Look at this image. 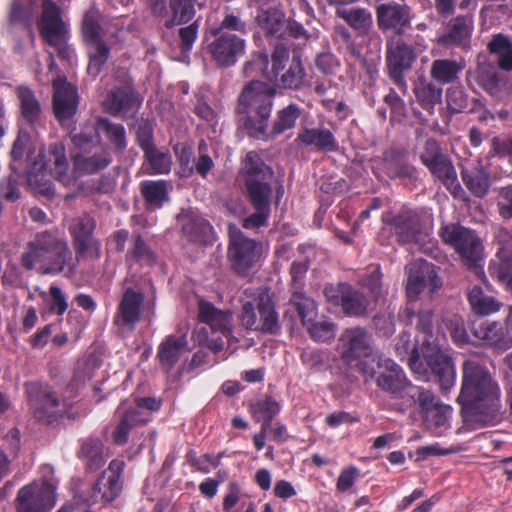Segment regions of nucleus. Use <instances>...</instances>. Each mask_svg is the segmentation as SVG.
Returning a JSON list of instances; mask_svg holds the SVG:
<instances>
[{"label": "nucleus", "instance_id": "a878e982", "mask_svg": "<svg viewBox=\"0 0 512 512\" xmlns=\"http://www.w3.org/2000/svg\"><path fill=\"white\" fill-rule=\"evenodd\" d=\"M188 345L186 334L169 335L158 346L157 359L167 371L174 368Z\"/></svg>", "mask_w": 512, "mask_h": 512}, {"label": "nucleus", "instance_id": "a18cd8bd", "mask_svg": "<svg viewBox=\"0 0 512 512\" xmlns=\"http://www.w3.org/2000/svg\"><path fill=\"white\" fill-rule=\"evenodd\" d=\"M169 11L171 17L165 22L166 28L186 24L195 16V0H169Z\"/></svg>", "mask_w": 512, "mask_h": 512}, {"label": "nucleus", "instance_id": "bf43d9fd", "mask_svg": "<svg viewBox=\"0 0 512 512\" xmlns=\"http://www.w3.org/2000/svg\"><path fill=\"white\" fill-rule=\"evenodd\" d=\"M202 326H196L193 331V339L199 345H206L211 337L219 332L225 334L228 332L224 322H200Z\"/></svg>", "mask_w": 512, "mask_h": 512}, {"label": "nucleus", "instance_id": "c85d7f7f", "mask_svg": "<svg viewBox=\"0 0 512 512\" xmlns=\"http://www.w3.org/2000/svg\"><path fill=\"white\" fill-rule=\"evenodd\" d=\"M95 227L96 222L89 215H82L71 221L69 229L73 235L74 247L78 255L84 254L92 245Z\"/></svg>", "mask_w": 512, "mask_h": 512}, {"label": "nucleus", "instance_id": "9b49d317", "mask_svg": "<svg viewBox=\"0 0 512 512\" xmlns=\"http://www.w3.org/2000/svg\"><path fill=\"white\" fill-rule=\"evenodd\" d=\"M57 481L43 478L18 490L15 498L17 512H50L56 504Z\"/></svg>", "mask_w": 512, "mask_h": 512}, {"label": "nucleus", "instance_id": "7ed1b4c3", "mask_svg": "<svg viewBox=\"0 0 512 512\" xmlns=\"http://www.w3.org/2000/svg\"><path fill=\"white\" fill-rule=\"evenodd\" d=\"M276 89L264 82H248L238 96L236 114L247 134L255 139L268 138V128Z\"/></svg>", "mask_w": 512, "mask_h": 512}, {"label": "nucleus", "instance_id": "1a4fd4ad", "mask_svg": "<svg viewBox=\"0 0 512 512\" xmlns=\"http://www.w3.org/2000/svg\"><path fill=\"white\" fill-rule=\"evenodd\" d=\"M25 391L29 410L38 422L51 424L62 417L67 409L66 403L57 397L48 384L26 383Z\"/></svg>", "mask_w": 512, "mask_h": 512}, {"label": "nucleus", "instance_id": "052dcab7", "mask_svg": "<svg viewBox=\"0 0 512 512\" xmlns=\"http://www.w3.org/2000/svg\"><path fill=\"white\" fill-rule=\"evenodd\" d=\"M314 341L326 342L335 336L334 322H302Z\"/></svg>", "mask_w": 512, "mask_h": 512}, {"label": "nucleus", "instance_id": "cd10ccee", "mask_svg": "<svg viewBox=\"0 0 512 512\" xmlns=\"http://www.w3.org/2000/svg\"><path fill=\"white\" fill-rule=\"evenodd\" d=\"M277 320L278 314L275 305L266 292H262L252 301L243 303L242 320Z\"/></svg>", "mask_w": 512, "mask_h": 512}, {"label": "nucleus", "instance_id": "6e6d98bb", "mask_svg": "<svg viewBox=\"0 0 512 512\" xmlns=\"http://www.w3.org/2000/svg\"><path fill=\"white\" fill-rule=\"evenodd\" d=\"M96 124L85 125L83 129L78 133H70V139L74 149H77V153L89 152L91 147H94L99 143L98 139L95 138Z\"/></svg>", "mask_w": 512, "mask_h": 512}, {"label": "nucleus", "instance_id": "2f4dec72", "mask_svg": "<svg viewBox=\"0 0 512 512\" xmlns=\"http://www.w3.org/2000/svg\"><path fill=\"white\" fill-rule=\"evenodd\" d=\"M72 160L74 171L81 175H89L105 169L111 163L109 152L102 149L98 153L89 155L86 153H73Z\"/></svg>", "mask_w": 512, "mask_h": 512}, {"label": "nucleus", "instance_id": "4be33fe9", "mask_svg": "<svg viewBox=\"0 0 512 512\" xmlns=\"http://www.w3.org/2000/svg\"><path fill=\"white\" fill-rule=\"evenodd\" d=\"M213 59L221 67L233 66L238 56L244 53V40L235 34L221 33L208 46Z\"/></svg>", "mask_w": 512, "mask_h": 512}, {"label": "nucleus", "instance_id": "aec40b11", "mask_svg": "<svg viewBox=\"0 0 512 512\" xmlns=\"http://www.w3.org/2000/svg\"><path fill=\"white\" fill-rule=\"evenodd\" d=\"M415 57L414 50L405 43H397L388 50L389 76L402 94H406L408 90L404 73L410 70Z\"/></svg>", "mask_w": 512, "mask_h": 512}, {"label": "nucleus", "instance_id": "a19ab883", "mask_svg": "<svg viewBox=\"0 0 512 512\" xmlns=\"http://www.w3.org/2000/svg\"><path fill=\"white\" fill-rule=\"evenodd\" d=\"M78 457L88 471L95 472L105 464L103 444L99 439H86L82 442Z\"/></svg>", "mask_w": 512, "mask_h": 512}, {"label": "nucleus", "instance_id": "ddd939ff", "mask_svg": "<svg viewBox=\"0 0 512 512\" xmlns=\"http://www.w3.org/2000/svg\"><path fill=\"white\" fill-rule=\"evenodd\" d=\"M337 351L348 365L368 358L373 354L372 336L362 327L348 328L338 340Z\"/></svg>", "mask_w": 512, "mask_h": 512}, {"label": "nucleus", "instance_id": "39448f33", "mask_svg": "<svg viewBox=\"0 0 512 512\" xmlns=\"http://www.w3.org/2000/svg\"><path fill=\"white\" fill-rule=\"evenodd\" d=\"M374 377L380 390L400 400L391 406L392 410L404 413L416 405V397L423 388L412 384L402 367L392 359H380Z\"/></svg>", "mask_w": 512, "mask_h": 512}, {"label": "nucleus", "instance_id": "69168bd1", "mask_svg": "<svg viewBox=\"0 0 512 512\" xmlns=\"http://www.w3.org/2000/svg\"><path fill=\"white\" fill-rule=\"evenodd\" d=\"M315 65L324 75L333 76L337 74L340 63L332 53L326 52L317 56Z\"/></svg>", "mask_w": 512, "mask_h": 512}, {"label": "nucleus", "instance_id": "0e129e2a", "mask_svg": "<svg viewBox=\"0 0 512 512\" xmlns=\"http://www.w3.org/2000/svg\"><path fill=\"white\" fill-rule=\"evenodd\" d=\"M288 57V48L283 44H277L272 54V70L266 75L268 80L273 81V79H277L279 72L284 69V64Z\"/></svg>", "mask_w": 512, "mask_h": 512}, {"label": "nucleus", "instance_id": "f257e3e1", "mask_svg": "<svg viewBox=\"0 0 512 512\" xmlns=\"http://www.w3.org/2000/svg\"><path fill=\"white\" fill-rule=\"evenodd\" d=\"M457 402L465 423L494 425L504 414L500 387L489 370L477 360L468 359L463 363Z\"/></svg>", "mask_w": 512, "mask_h": 512}, {"label": "nucleus", "instance_id": "423d86ee", "mask_svg": "<svg viewBox=\"0 0 512 512\" xmlns=\"http://www.w3.org/2000/svg\"><path fill=\"white\" fill-rule=\"evenodd\" d=\"M451 336L459 345L484 343L502 350L512 347V322H450Z\"/></svg>", "mask_w": 512, "mask_h": 512}, {"label": "nucleus", "instance_id": "c756f323", "mask_svg": "<svg viewBox=\"0 0 512 512\" xmlns=\"http://www.w3.org/2000/svg\"><path fill=\"white\" fill-rule=\"evenodd\" d=\"M297 140L323 152H333L338 149V142L333 132L324 127L303 129L298 133Z\"/></svg>", "mask_w": 512, "mask_h": 512}, {"label": "nucleus", "instance_id": "f8f14e48", "mask_svg": "<svg viewBox=\"0 0 512 512\" xmlns=\"http://www.w3.org/2000/svg\"><path fill=\"white\" fill-rule=\"evenodd\" d=\"M227 257L232 270L238 275H247L260 257V247L246 237L239 229L229 228V246Z\"/></svg>", "mask_w": 512, "mask_h": 512}, {"label": "nucleus", "instance_id": "6e6552de", "mask_svg": "<svg viewBox=\"0 0 512 512\" xmlns=\"http://www.w3.org/2000/svg\"><path fill=\"white\" fill-rule=\"evenodd\" d=\"M124 468L125 462L122 459H113L93 484L89 495H76L74 497L75 503L92 506L98 503L109 504L113 502L123 490L122 476Z\"/></svg>", "mask_w": 512, "mask_h": 512}, {"label": "nucleus", "instance_id": "c9c22d12", "mask_svg": "<svg viewBox=\"0 0 512 512\" xmlns=\"http://www.w3.org/2000/svg\"><path fill=\"white\" fill-rule=\"evenodd\" d=\"M249 411L255 422L269 428V424L280 413L281 404L272 396L266 395L249 404Z\"/></svg>", "mask_w": 512, "mask_h": 512}, {"label": "nucleus", "instance_id": "e2e57ef3", "mask_svg": "<svg viewBox=\"0 0 512 512\" xmlns=\"http://www.w3.org/2000/svg\"><path fill=\"white\" fill-rule=\"evenodd\" d=\"M44 173H31L28 177V183L35 193L51 199L55 195V189L50 180L44 178Z\"/></svg>", "mask_w": 512, "mask_h": 512}, {"label": "nucleus", "instance_id": "20e7f679", "mask_svg": "<svg viewBox=\"0 0 512 512\" xmlns=\"http://www.w3.org/2000/svg\"><path fill=\"white\" fill-rule=\"evenodd\" d=\"M21 262L27 270L37 268L41 274H57L68 267L74 273L72 253L67 242L51 232H42L28 243Z\"/></svg>", "mask_w": 512, "mask_h": 512}, {"label": "nucleus", "instance_id": "393cba45", "mask_svg": "<svg viewBox=\"0 0 512 512\" xmlns=\"http://www.w3.org/2000/svg\"><path fill=\"white\" fill-rule=\"evenodd\" d=\"M377 23L381 29H392L400 33L410 23L409 9L400 4L387 3L377 7Z\"/></svg>", "mask_w": 512, "mask_h": 512}, {"label": "nucleus", "instance_id": "8fccbe9b", "mask_svg": "<svg viewBox=\"0 0 512 512\" xmlns=\"http://www.w3.org/2000/svg\"><path fill=\"white\" fill-rule=\"evenodd\" d=\"M134 102L133 91L130 87H121L112 90L107 99L104 101L105 109L116 115L121 111L128 110L131 108Z\"/></svg>", "mask_w": 512, "mask_h": 512}, {"label": "nucleus", "instance_id": "4c0bfd02", "mask_svg": "<svg viewBox=\"0 0 512 512\" xmlns=\"http://www.w3.org/2000/svg\"><path fill=\"white\" fill-rule=\"evenodd\" d=\"M475 80L491 95H496L503 86V79L498 67L489 62H482L477 66Z\"/></svg>", "mask_w": 512, "mask_h": 512}, {"label": "nucleus", "instance_id": "774afa93", "mask_svg": "<svg viewBox=\"0 0 512 512\" xmlns=\"http://www.w3.org/2000/svg\"><path fill=\"white\" fill-rule=\"evenodd\" d=\"M491 275H495L500 282L506 285V288L512 291V260L503 261L498 265L489 267Z\"/></svg>", "mask_w": 512, "mask_h": 512}, {"label": "nucleus", "instance_id": "58836bf2", "mask_svg": "<svg viewBox=\"0 0 512 512\" xmlns=\"http://www.w3.org/2000/svg\"><path fill=\"white\" fill-rule=\"evenodd\" d=\"M279 85L286 89L300 90L306 86V71L299 55H294L289 68L280 77L277 76Z\"/></svg>", "mask_w": 512, "mask_h": 512}, {"label": "nucleus", "instance_id": "bb28decb", "mask_svg": "<svg viewBox=\"0 0 512 512\" xmlns=\"http://www.w3.org/2000/svg\"><path fill=\"white\" fill-rule=\"evenodd\" d=\"M383 171L390 179H408L413 176L414 167L408 163L404 149L390 148L383 154Z\"/></svg>", "mask_w": 512, "mask_h": 512}, {"label": "nucleus", "instance_id": "3c124183", "mask_svg": "<svg viewBox=\"0 0 512 512\" xmlns=\"http://www.w3.org/2000/svg\"><path fill=\"white\" fill-rule=\"evenodd\" d=\"M473 311L480 316H486L499 310L501 304L494 297L487 296L483 290L475 286L468 294Z\"/></svg>", "mask_w": 512, "mask_h": 512}, {"label": "nucleus", "instance_id": "de8ad7c7", "mask_svg": "<svg viewBox=\"0 0 512 512\" xmlns=\"http://www.w3.org/2000/svg\"><path fill=\"white\" fill-rule=\"evenodd\" d=\"M168 186V182L163 180L141 183V194L150 208H159L168 200Z\"/></svg>", "mask_w": 512, "mask_h": 512}, {"label": "nucleus", "instance_id": "f03ea898", "mask_svg": "<svg viewBox=\"0 0 512 512\" xmlns=\"http://www.w3.org/2000/svg\"><path fill=\"white\" fill-rule=\"evenodd\" d=\"M396 352L402 358L408 356V365L414 373L423 376L433 374L443 393H448L454 386L456 372L453 359L431 334L425 337L419 349L411 342L410 334L402 332Z\"/></svg>", "mask_w": 512, "mask_h": 512}, {"label": "nucleus", "instance_id": "7c9ffc66", "mask_svg": "<svg viewBox=\"0 0 512 512\" xmlns=\"http://www.w3.org/2000/svg\"><path fill=\"white\" fill-rule=\"evenodd\" d=\"M428 169L444 184L454 197L461 198L464 195L465 192L458 182L455 167L447 155L431 164Z\"/></svg>", "mask_w": 512, "mask_h": 512}, {"label": "nucleus", "instance_id": "0eeeda50", "mask_svg": "<svg viewBox=\"0 0 512 512\" xmlns=\"http://www.w3.org/2000/svg\"><path fill=\"white\" fill-rule=\"evenodd\" d=\"M439 234L446 244L454 248L467 269L485 282L484 245L479 235L472 229L456 224L441 227Z\"/></svg>", "mask_w": 512, "mask_h": 512}, {"label": "nucleus", "instance_id": "2eb2a0df", "mask_svg": "<svg viewBox=\"0 0 512 512\" xmlns=\"http://www.w3.org/2000/svg\"><path fill=\"white\" fill-rule=\"evenodd\" d=\"M423 421L428 430L435 434H442L449 428V419L452 408L449 405L436 402L435 395L426 389H422L416 397Z\"/></svg>", "mask_w": 512, "mask_h": 512}, {"label": "nucleus", "instance_id": "603ef678", "mask_svg": "<svg viewBox=\"0 0 512 512\" xmlns=\"http://www.w3.org/2000/svg\"><path fill=\"white\" fill-rule=\"evenodd\" d=\"M294 312L297 313L300 320H314L317 317V305L313 299L303 294H294L286 313L292 318Z\"/></svg>", "mask_w": 512, "mask_h": 512}, {"label": "nucleus", "instance_id": "09e8293b", "mask_svg": "<svg viewBox=\"0 0 512 512\" xmlns=\"http://www.w3.org/2000/svg\"><path fill=\"white\" fill-rule=\"evenodd\" d=\"M86 45L88 47L89 54L87 71L91 76L96 77L107 62L110 55V49L104 40L88 42Z\"/></svg>", "mask_w": 512, "mask_h": 512}, {"label": "nucleus", "instance_id": "a211bd4d", "mask_svg": "<svg viewBox=\"0 0 512 512\" xmlns=\"http://www.w3.org/2000/svg\"><path fill=\"white\" fill-rule=\"evenodd\" d=\"M114 416L118 423L112 432V439L119 446L127 444L132 429L144 426L151 421L149 412L135 408L127 401H122L119 404Z\"/></svg>", "mask_w": 512, "mask_h": 512}, {"label": "nucleus", "instance_id": "37998d69", "mask_svg": "<svg viewBox=\"0 0 512 512\" xmlns=\"http://www.w3.org/2000/svg\"><path fill=\"white\" fill-rule=\"evenodd\" d=\"M96 133L104 134L117 152H122L127 146L125 128L119 123L100 117L96 121Z\"/></svg>", "mask_w": 512, "mask_h": 512}, {"label": "nucleus", "instance_id": "5701e85b", "mask_svg": "<svg viewBox=\"0 0 512 512\" xmlns=\"http://www.w3.org/2000/svg\"><path fill=\"white\" fill-rule=\"evenodd\" d=\"M177 221L182 236L188 242L200 245L208 243L211 234V226L205 219L193 212L182 211L178 215Z\"/></svg>", "mask_w": 512, "mask_h": 512}, {"label": "nucleus", "instance_id": "f3484780", "mask_svg": "<svg viewBox=\"0 0 512 512\" xmlns=\"http://www.w3.org/2000/svg\"><path fill=\"white\" fill-rule=\"evenodd\" d=\"M407 269L408 281L406 292L410 299L416 298L425 290H428L429 293H433L442 285L435 265L426 260L418 259L409 264Z\"/></svg>", "mask_w": 512, "mask_h": 512}, {"label": "nucleus", "instance_id": "ea45409f", "mask_svg": "<svg viewBox=\"0 0 512 512\" xmlns=\"http://www.w3.org/2000/svg\"><path fill=\"white\" fill-rule=\"evenodd\" d=\"M257 21L268 35L276 37L282 36L286 20L284 13L279 8L274 6L261 8L257 15Z\"/></svg>", "mask_w": 512, "mask_h": 512}, {"label": "nucleus", "instance_id": "4468645a", "mask_svg": "<svg viewBox=\"0 0 512 512\" xmlns=\"http://www.w3.org/2000/svg\"><path fill=\"white\" fill-rule=\"evenodd\" d=\"M52 108L56 119L62 126L70 125L76 115L79 105L77 88L67 82L65 77H57L52 83Z\"/></svg>", "mask_w": 512, "mask_h": 512}, {"label": "nucleus", "instance_id": "6ab92c4d", "mask_svg": "<svg viewBox=\"0 0 512 512\" xmlns=\"http://www.w3.org/2000/svg\"><path fill=\"white\" fill-rule=\"evenodd\" d=\"M38 26L40 35L49 45L58 47L65 41L67 29L61 19L60 8L52 0H43Z\"/></svg>", "mask_w": 512, "mask_h": 512}, {"label": "nucleus", "instance_id": "72a5a7b5", "mask_svg": "<svg viewBox=\"0 0 512 512\" xmlns=\"http://www.w3.org/2000/svg\"><path fill=\"white\" fill-rule=\"evenodd\" d=\"M461 178L469 192L477 198L485 197L491 186L490 174L480 164L471 169H463Z\"/></svg>", "mask_w": 512, "mask_h": 512}, {"label": "nucleus", "instance_id": "864d4df0", "mask_svg": "<svg viewBox=\"0 0 512 512\" xmlns=\"http://www.w3.org/2000/svg\"><path fill=\"white\" fill-rule=\"evenodd\" d=\"M415 94L418 101L425 108H432L441 101L442 88L435 83L426 80L420 81L415 88Z\"/></svg>", "mask_w": 512, "mask_h": 512}, {"label": "nucleus", "instance_id": "680f3d73", "mask_svg": "<svg viewBox=\"0 0 512 512\" xmlns=\"http://www.w3.org/2000/svg\"><path fill=\"white\" fill-rule=\"evenodd\" d=\"M447 104L453 112H470L472 99L469 100L462 88L453 87L447 90Z\"/></svg>", "mask_w": 512, "mask_h": 512}, {"label": "nucleus", "instance_id": "9d476101", "mask_svg": "<svg viewBox=\"0 0 512 512\" xmlns=\"http://www.w3.org/2000/svg\"><path fill=\"white\" fill-rule=\"evenodd\" d=\"M245 184L250 202L254 208L270 207L272 188L270 182L273 172L269 166L262 162L253 153L246 156Z\"/></svg>", "mask_w": 512, "mask_h": 512}, {"label": "nucleus", "instance_id": "13d9d810", "mask_svg": "<svg viewBox=\"0 0 512 512\" xmlns=\"http://www.w3.org/2000/svg\"><path fill=\"white\" fill-rule=\"evenodd\" d=\"M144 157L149 163L153 173L166 174L171 170V156L168 153L159 150L157 147L150 148V150L144 154Z\"/></svg>", "mask_w": 512, "mask_h": 512}, {"label": "nucleus", "instance_id": "338daca9", "mask_svg": "<svg viewBox=\"0 0 512 512\" xmlns=\"http://www.w3.org/2000/svg\"><path fill=\"white\" fill-rule=\"evenodd\" d=\"M496 240L500 245L497 256L501 263L512 260V233L506 229H500L496 234Z\"/></svg>", "mask_w": 512, "mask_h": 512}, {"label": "nucleus", "instance_id": "e433bc0d", "mask_svg": "<svg viewBox=\"0 0 512 512\" xmlns=\"http://www.w3.org/2000/svg\"><path fill=\"white\" fill-rule=\"evenodd\" d=\"M369 305L364 293L350 287L342 286L341 288V306L345 314L349 317L364 316Z\"/></svg>", "mask_w": 512, "mask_h": 512}, {"label": "nucleus", "instance_id": "b1692460", "mask_svg": "<svg viewBox=\"0 0 512 512\" xmlns=\"http://www.w3.org/2000/svg\"><path fill=\"white\" fill-rule=\"evenodd\" d=\"M473 30V20L470 16H457L447 24L446 32L438 38V44L468 48Z\"/></svg>", "mask_w": 512, "mask_h": 512}, {"label": "nucleus", "instance_id": "dca6fc26", "mask_svg": "<svg viewBox=\"0 0 512 512\" xmlns=\"http://www.w3.org/2000/svg\"><path fill=\"white\" fill-rule=\"evenodd\" d=\"M33 169L39 172H49L64 186H69L74 182L73 177L68 173L69 162L65 147L61 142L52 143L47 150H41L34 162Z\"/></svg>", "mask_w": 512, "mask_h": 512}, {"label": "nucleus", "instance_id": "5fc2aeb1", "mask_svg": "<svg viewBox=\"0 0 512 512\" xmlns=\"http://www.w3.org/2000/svg\"><path fill=\"white\" fill-rule=\"evenodd\" d=\"M142 301L143 295L141 293L128 288L120 303L122 320H137Z\"/></svg>", "mask_w": 512, "mask_h": 512}, {"label": "nucleus", "instance_id": "473e14b6", "mask_svg": "<svg viewBox=\"0 0 512 512\" xmlns=\"http://www.w3.org/2000/svg\"><path fill=\"white\" fill-rule=\"evenodd\" d=\"M464 68V60L436 59L431 64L430 76L438 84H452L459 80Z\"/></svg>", "mask_w": 512, "mask_h": 512}, {"label": "nucleus", "instance_id": "c03bdc74", "mask_svg": "<svg viewBox=\"0 0 512 512\" xmlns=\"http://www.w3.org/2000/svg\"><path fill=\"white\" fill-rule=\"evenodd\" d=\"M301 115V109L297 104H289L279 110L272 123L271 129H268V138H272L294 128L297 119Z\"/></svg>", "mask_w": 512, "mask_h": 512}, {"label": "nucleus", "instance_id": "79ce46f5", "mask_svg": "<svg viewBox=\"0 0 512 512\" xmlns=\"http://www.w3.org/2000/svg\"><path fill=\"white\" fill-rule=\"evenodd\" d=\"M17 96L20 104L21 116L30 125L39 122L42 109L34 92L27 87H19Z\"/></svg>", "mask_w": 512, "mask_h": 512}, {"label": "nucleus", "instance_id": "412c9836", "mask_svg": "<svg viewBox=\"0 0 512 512\" xmlns=\"http://www.w3.org/2000/svg\"><path fill=\"white\" fill-rule=\"evenodd\" d=\"M391 232L400 244L420 243L427 235L419 215L411 210L399 212L390 222Z\"/></svg>", "mask_w": 512, "mask_h": 512}, {"label": "nucleus", "instance_id": "4d7b16f0", "mask_svg": "<svg viewBox=\"0 0 512 512\" xmlns=\"http://www.w3.org/2000/svg\"><path fill=\"white\" fill-rule=\"evenodd\" d=\"M29 136L25 133H19L16 140L13 143L12 150L10 152L12 163L10 164L11 174L14 175L18 181L21 178V161L26 153Z\"/></svg>", "mask_w": 512, "mask_h": 512}, {"label": "nucleus", "instance_id": "49530a36", "mask_svg": "<svg viewBox=\"0 0 512 512\" xmlns=\"http://www.w3.org/2000/svg\"><path fill=\"white\" fill-rule=\"evenodd\" d=\"M102 20V14L94 6L85 12L82 20V36L85 43L103 40Z\"/></svg>", "mask_w": 512, "mask_h": 512}, {"label": "nucleus", "instance_id": "f704fd0d", "mask_svg": "<svg viewBox=\"0 0 512 512\" xmlns=\"http://www.w3.org/2000/svg\"><path fill=\"white\" fill-rule=\"evenodd\" d=\"M336 14L359 34L368 33L372 27V15L365 8L348 7L340 3L336 9Z\"/></svg>", "mask_w": 512, "mask_h": 512}]
</instances>
